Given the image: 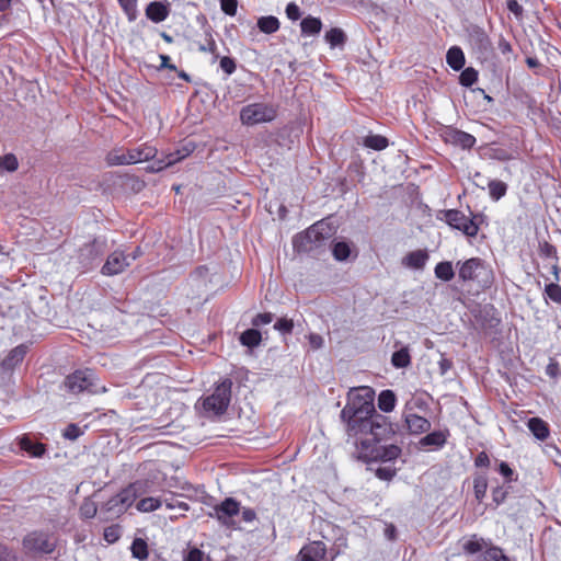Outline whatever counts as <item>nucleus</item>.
Listing matches in <instances>:
<instances>
[{
	"instance_id": "nucleus-1",
	"label": "nucleus",
	"mask_w": 561,
	"mask_h": 561,
	"mask_svg": "<svg viewBox=\"0 0 561 561\" xmlns=\"http://www.w3.org/2000/svg\"><path fill=\"white\" fill-rule=\"evenodd\" d=\"M393 433L388 417L376 412L362 421L359 425H353V431L348 433V436L355 438V444L360 450H368L377 443L390 438Z\"/></svg>"
},
{
	"instance_id": "nucleus-2",
	"label": "nucleus",
	"mask_w": 561,
	"mask_h": 561,
	"mask_svg": "<svg viewBox=\"0 0 561 561\" xmlns=\"http://www.w3.org/2000/svg\"><path fill=\"white\" fill-rule=\"evenodd\" d=\"M374 398L375 391L370 387H357L348 391L347 403L341 411V419L347 423V434L353 431V425H359L376 413Z\"/></svg>"
},
{
	"instance_id": "nucleus-3",
	"label": "nucleus",
	"mask_w": 561,
	"mask_h": 561,
	"mask_svg": "<svg viewBox=\"0 0 561 561\" xmlns=\"http://www.w3.org/2000/svg\"><path fill=\"white\" fill-rule=\"evenodd\" d=\"M232 381L228 378L219 382L214 392L203 400L206 413L213 415L224 414L230 403Z\"/></svg>"
},
{
	"instance_id": "nucleus-4",
	"label": "nucleus",
	"mask_w": 561,
	"mask_h": 561,
	"mask_svg": "<svg viewBox=\"0 0 561 561\" xmlns=\"http://www.w3.org/2000/svg\"><path fill=\"white\" fill-rule=\"evenodd\" d=\"M276 116L277 107L270 103H252L240 111V121L247 126L271 123Z\"/></svg>"
},
{
	"instance_id": "nucleus-5",
	"label": "nucleus",
	"mask_w": 561,
	"mask_h": 561,
	"mask_svg": "<svg viewBox=\"0 0 561 561\" xmlns=\"http://www.w3.org/2000/svg\"><path fill=\"white\" fill-rule=\"evenodd\" d=\"M92 370H77L65 380V387L72 393L87 391L89 393L104 392L105 387L99 386Z\"/></svg>"
},
{
	"instance_id": "nucleus-6",
	"label": "nucleus",
	"mask_w": 561,
	"mask_h": 561,
	"mask_svg": "<svg viewBox=\"0 0 561 561\" xmlns=\"http://www.w3.org/2000/svg\"><path fill=\"white\" fill-rule=\"evenodd\" d=\"M241 504L233 497H226L221 503L214 506L208 515L216 518L222 526L239 528L234 517L240 514Z\"/></svg>"
},
{
	"instance_id": "nucleus-7",
	"label": "nucleus",
	"mask_w": 561,
	"mask_h": 561,
	"mask_svg": "<svg viewBox=\"0 0 561 561\" xmlns=\"http://www.w3.org/2000/svg\"><path fill=\"white\" fill-rule=\"evenodd\" d=\"M24 549L28 552L51 553L56 548V538L44 531L30 533L23 539Z\"/></svg>"
},
{
	"instance_id": "nucleus-8",
	"label": "nucleus",
	"mask_w": 561,
	"mask_h": 561,
	"mask_svg": "<svg viewBox=\"0 0 561 561\" xmlns=\"http://www.w3.org/2000/svg\"><path fill=\"white\" fill-rule=\"evenodd\" d=\"M328 234L327 227L322 221L310 226L304 233H299L294 238V247L299 251H311L313 244L323 240Z\"/></svg>"
},
{
	"instance_id": "nucleus-9",
	"label": "nucleus",
	"mask_w": 561,
	"mask_h": 561,
	"mask_svg": "<svg viewBox=\"0 0 561 561\" xmlns=\"http://www.w3.org/2000/svg\"><path fill=\"white\" fill-rule=\"evenodd\" d=\"M451 228L461 231L467 237H476L479 226L474 219L468 218L458 209H448L444 211L443 218Z\"/></svg>"
},
{
	"instance_id": "nucleus-10",
	"label": "nucleus",
	"mask_w": 561,
	"mask_h": 561,
	"mask_svg": "<svg viewBox=\"0 0 561 561\" xmlns=\"http://www.w3.org/2000/svg\"><path fill=\"white\" fill-rule=\"evenodd\" d=\"M144 484L145 483L140 481L131 483L108 502V508L113 510L118 507L117 512H125L139 495H142L147 492V490L144 489Z\"/></svg>"
},
{
	"instance_id": "nucleus-11",
	"label": "nucleus",
	"mask_w": 561,
	"mask_h": 561,
	"mask_svg": "<svg viewBox=\"0 0 561 561\" xmlns=\"http://www.w3.org/2000/svg\"><path fill=\"white\" fill-rule=\"evenodd\" d=\"M360 451L368 459L391 462L400 457L402 450L398 445L391 444L386 446L374 445L368 450Z\"/></svg>"
},
{
	"instance_id": "nucleus-12",
	"label": "nucleus",
	"mask_w": 561,
	"mask_h": 561,
	"mask_svg": "<svg viewBox=\"0 0 561 561\" xmlns=\"http://www.w3.org/2000/svg\"><path fill=\"white\" fill-rule=\"evenodd\" d=\"M130 265L129 256L123 251H114L108 255L102 267V273L107 276L117 275Z\"/></svg>"
},
{
	"instance_id": "nucleus-13",
	"label": "nucleus",
	"mask_w": 561,
	"mask_h": 561,
	"mask_svg": "<svg viewBox=\"0 0 561 561\" xmlns=\"http://www.w3.org/2000/svg\"><path fill=\"white\" fill-rule=\"evenodd\" d=\"M444 139L447 144L462 149H470L476 144V138L471 134L453 128L445 130Z\"/></svg>"
},
{
	"instance_id": "nucleus-14",
	"label": "nucleus",
	"mask_w": 561,
	"mask_h": 561,
	"mask_svg": "<svg viewBox=\"0 0 561 561\" xmlns=\"http://www.w3.org/2000/svg\"><path fill=\"white\" fill-rule=\"evenodd\" d=\"M484 270L482 260L472 257L463 262L459 268V278L463 282L474 280Z\"/></svg>"
},
{
	"instance_id": "nucleus-15",
	"label": "nucleus",
	"mask_w": 561,
	"mask_h": 561,
	"mask_svg": "<svg viewBox=\"0 0 561 561\" xmlns=\"http://www.w3.org/2000/svg\"><path fill=\"white\" fill-rule=\"evenodd\" d=\"M325 552L327 548L322 541H313L300 550V561H323Z\"/></svg>"
},
{
	"instance_id": "nucleus-16",
	"label": "nucleus",
	"mask_w": 561,
	"mask_h": 561,
	"mask_svg": "<svg viewBox=\"0 0 561 561\" xmlns=\"http://www.w3.org/2000/svg\"><path fill=\"white\" fill-rule=\"evenodd\" d=\"M404 422L407 424L409 433L412 435L427 433L431 430V422L427 419L415 413H407L404 415Z\"/></svg>"
},
{
	"instance_id": "nucleus-17",
	"label": "nucleus",
	"mask_w": 561,
	"mask_h": 561,
	"mask_svg": "<svg viewBox=\"0 0 561 561\" xmlns=\"http://www.w3.org/2000/svg\"><path fill=\"white\" fill-rule=\"evenodd\" d=\"M448 435L447 431L427 433L419 440V448L440 449L446 444Z\"/></svg>"
},
{
	"instance_id": "nucleus-18",
	"label": "nucleus",
	"mask_w": 561,
	"mask_h": 561,
	"mask_svg": "<svg viewBox=\"0 0 561 561\" xmlns=\"http://www.w3.org/2000/svg\"><path fill=\"white\" fill-rule=\"evenodd\" d=\"M158 150L148 144L140 145L137 148L128 149L129 164L139 163L153 159Z\"/></svg>"
},
{
	"instance_id": "nucleus-19",
	"label": "nucleus",
	"mask_w": 561,
	"mask_h": 561,
	"mask_svg": "<svg viewBox=\"0 0 561 561\" xmlns=\"http://www.w3.org/2000/svg\"><path fill=\"white\" fill-rule=\"evenodd\" d=\"M19 446L23 451L33 458H41L46 451L45 445L38 442H34L27 435H24L19 439Z\"/></svg>"
},
{
	"instance_id": "nucleus-20",
	"label": "nucleus",
	"mask_w": 561,
	"mask_h": 561,
	"mask_svg": "<svg viewBox=\"0 0 561 561\" xmlns=\"http://www.w3.org/2000/svg\"><path fill=\"white\" fill-rule=\"evenodd\" d=\"M428 260V254L424 250H416L408 253L403 260L402 264L409 268L413 270H422Z\"/></svg>"
},
{
	"instance_id": "nucleus-21",
	"label": "nucleus",
	"mask_w": 561,
	"mask_h": 561,
	"mask_svg": "<svg viewBox=\"0 0 561 561\" xmlns=\"http://www.w3.org/2000/svg\"><path fill=\"white\" fill-rule=\"evenodd\" d=\"M146 15L154 23L164 21L169 15V9L162 2H150L146 8Z\"/></svg>"
},
{
	"instance_id": "nucleus-22",
	"label": "nucleus",
	"mask_w": 561,
	"mask_h": 561,
	"mask_svg": "<svg viewBox=\"0 0 561 561\" xmlns=\"http://www.w3.org/2000/svg\"><path fill=\"white\" fill-rule=\"evenodd\" d=\"M527 426L531 434L539 440H546L550 434L548 424L539 417L529 419Z\"/></svg>"
},
{
	"instance_id": "nucleus-23",
	"label": "nucleus",
	"mask_w": 561,
	"mask_h": 561,
	"mask_svg": "<svg viewBox=\"0 0 561 561\" xmlns=\"http://www.w3.org/2000/svg\"><path fill=\"white\" fill-rule=\"evenodd\" d=\"M446 61L455 71L462 69L466 61L462 49L458 46H451L446 54Z\"/></svg>"
},
{
	"instance_id": "nucleus-24",
	"label": "nucleus",
	"mask_w": 561,
	"mask_h": 561,
	"mask_svg": "<svg viewBox=\"0 0 561 561\" xmlns=\"http://www.w3.org/2000/svg\"><path fill=\"white\" fill-rule=\"evenodd\" d=\"M188 153H190V150H187V149L176 150L175 152H171V153L167 154L164 157V159L158 160L154 163L156 165L152 167V170L153 171L163 170L164 168L170 167V165L181 161L182 159L187 157Z\"/></svg>"
},
{
	"instance_id": "nucleus-25",
	"label": "nucleus",
	"mask_w": 561,
	"mask_h": 561,
	"mask_svg": "<svg viewBox=\"0 0 561 561\" xmlns=\"http://www.w3.org/2000/svg\"><path fill=\"white\" fill-rule=\"evenodd\" d=\"M26 355V347L24 345L13 348L3 360V366L8 369L14 368L19 365Z\"/></svg>"
},
{
	"instance_id": "nucleus-26",
	"label": "nucleus",
	"mask_w": 561,
	"mask_h": 561,
	"mask_svg": "<svg viewBox=\"0 0 561 561\" xmlns=\"http://www.w3.org/2000/svg\"><path fill=\"white\" fill-rule=\"evenodd\" d=\"M325 41L331 48L343 47L346 42V35L342 28L333 27L325 33Z\"/></svg>"
},
{
	"instance_id": "nucleus-27",
	"label": "nucleus",
	"mask_w": 561,
	"mask_h": 561,
	"mask_svg": "<svg viewBox=\"0 0 561 561\" xmlns=\"http://www.w3.org/2000/svg\"><path fill=\"white\" fill-rule=\"evenodd\" d=\"M300 26L304 35H316L320 33L322 22L320 19L309 15L301 21Z\"/></svg>"
},
{
	"instance_id": "nucleus-28",
	"label": "nucleus",
	"mask_w": 561,
	"mask_h": 561,
	"mask_svg": "<svg viewBox=\"0 0 561 561\" xmlns=\"http://www.w3.org/2000/svg\"><path fill=\"white\" fill-rule=\"evenodd\" d=\"M396 394L391 390H383L378 397V408L382 412H391L396 407Z\"/></svg>"
},
{
	"instance_id": "nucleus-29",
	"label": "nucleus",
	"mask_w": 561,
	"mask_h": 561,
	"mask_svg": "<svg viewBox=\"0 0 561 561\" xmlns=\"http://www.w3.org/2000/svg\"><path fill=\"white\" fill-rule=\"evenodd\" d=\"M257 27L265 34H273L279 30V21L276 16H262L257 20Z\"/></svg>"
},
{
	"instance_id": "nucleus-30",
	"label": "nucleus",
	"mask_w": 561,
	"mask_h": 561,
	"mask_svg": "<svg viewBox=\"0 0 561 561\" xmlns=\"http://www.w3.org/2000/svg\"><path fill=\"white\" fill-rule=\"evenodd\" d=\"M391 363L396 368H405L411 364V356L408 347L396 351L391 356Z\"/></svg>"
},
{
	"instance_id": "nucleus-31",
	"label": "nucleus",
	"mask_w": 561,
	"mask_h": 561,
	"mask_svg": "<svg viewBox=\"0 0 561 561\" xmlns=\"http://www.w3.org/2000/svg\"><path fill=\"white\" fill-rule=\"evenodd\" d=\"M103 251V247L100 242L94 240L93 242L85 244L82 249H80V256L84 257L87 261H92L96 256H99Z\"/></svg>"
},
{
	"instance_id": "nucleus-32",
	"label": "nucleus",
	"mask_w": 561,
	"mask_h": 561,
	"mask_svg": "<svg viewBox=\"0 0 561 561\" xmlns=\"http://www.w3.org/2000/svg\"><path fill=\"white\" fill-rule=\"evenodd\" d=\"M435 276L444 282H449L454 278L455 272L451 262H440L435 266Z\"/></svg>"
},
{
	"instance_id": "nucleus-33",
	"label": "nucleus",
	"mask_w": 561,
	"mask_h": 561,
	"mask_svg": "<svg viewBox=\"0 0 561 561\" xmlns=\"http://www.w3.org/2000/svg\"><path fill=\"white\" fill-rule=\"evenodd\" d=\"M388 145V139L381 135H368L364 139V146L374 150H383Z\"/></svg>"
},
{
	"instance_id": "nucleus-34",
	"label": "nucleus",
	"mask_w": 561,
	"mask_h": 561,
	"mask_svg": "<svg viewBox=\"0 0 561 561\" xmlns=\"http://www.w3.org/2000/svg\"><path fill=\"white\" fill-rule=\"evenodd\" d=\"M240 342L248 347L257 346L261 342V333L255 329L245 330L240 335Z\"/></svg>"
},
{
	"instance_id": "nucleus-35",
	"label": "nucleus",
	"mask_w": 561,
	"mask_h": 561,
	"mask_svg": "<svg viewBox=\"0 0 561 561\" xmlns=\"http://www.w3.org/2000/svg\"><path fill=\"white\" fill-rule=\"evenodd\" d=\"M162 506V500L158 497H145L137 503V510L139 512H153Z\"/></svg>"
},
{
	"instance_id": "nucleus-36",
	"label": "nucleus",
	"mask_w": 561,
	"mask_h": 561,
	"mask_svg": "<svg viewBox=\"0 0 561 561\" xmlns=\"http://www.w3.org/2000/svg\"><path fill=\"white\" fill-rule=\"evenodd\" d=\"M488 490V480L483 474L476 476L473 479V491L476 499L481 502Z\"/></svg>"
},
{
	"instance_id": "nucleus-37",
	"label": "nucleus",
	"mask_w": 561,
	"mask_h": 561,
	"mask_svg": "<svg viewBox=\"0 0 561 561\" xmlns=\"http://www.w3.org/2000/svg\"><path fill=\"white\" fill-rule=\"evenodd\" d=\"M106 162L110 165H125L129 164L128 150L126 152L122 150H113L107 153Z\"/></svg>"
},
{
	"instance_id": "nucleus-38",
	"label": "nucleus",
	"mask_w": 561,
	"mask_h": 561,
	"mask_svg": "<svg viewBox=\"0 0 561 561\" xmlns=\"http://www.w3.org/2000/svg\"><path fill=\"white\" fill-rule=\"evenodd\" d=\"M507 185L499 180L489 182V193L494 201H499L506 194Z\"/></svg>"
},
{
	"instance_id": "nucleus-39",
	"label": "nucleus",
	"mask_w": 561,
	"mask_h": 561,
	"mask_svg": "<svg viewBox=\"0 0 561 561\" xmlns=\"http://www.w3.org/2000/svg\"><path fill=\"white\" fill-rule=\"evenodd\" d=\"M131 553L134 558L145 560L148 557L147 542L141 538H136L131 543Z\"/></svg>"
},
{
	"instance_id": "nucleus-40",
	"label": "nucleus",
	"mask_w": 561,
	"mask_h": 561,
	"mask_svg": "<svg viewBox=\"0 0 561 561\" xmlns=\"http://www.w3.org/2000/svg\"><path fill=\"white\" fill-rule=\"evenodd\" d=\"M18 168L19 161L13 153H7L0 157V172H14Z\"/></svg>"
},
{
	"instance_id": "nucleus-41",
	"label": "nucleus",
	"mask_w": 561,
	"mask_h": 561,
	"mask_svg": "<svg viewBox=\"0 0 561 561\" xmlns=\"http://www.w3.org/2000/svg\"><path fill=\"white\" fill-rule=\"evenodd\" d=\"M483 561H512L507 556H505L502 549L497 547H492L486 549L483 552Z\"/></svg>"
},
{
	"instance_id": "nucleus-42",
	"label": "nucleus",
	"mask_w": 561,
	"mask_h": 561,
	"mask_svg": "<svg viewBox=\"0 0 561 561\" xmlns=\"http://www.w3.org/2000/svg\"><path fill=\"white\" fill-rule=\"evenodd\" d=\"M477 80L478 71L472 67L466 68L459 76V82L463 87H471Z\"/></svg>"
},
{
	"instance_id": "nucleus-43",
	"label": "nucleus",
	"mask_w": 561,
	"mask_h": 561,
	"mask_svg": "<svg viewBox=\"0 0 561 561\" xmlns=\"http://www.w3.org/2000/svg\"><path fill=\"white\" fill-rule=\"evenodd\" d=\"M129 21L137 16V0H117Z\"/></svg>"
},
{
	"instance_id": "nucleus-44",
	"label": "nucleus",
	"mask_w": 561,
	"mask_h": 561,
	"mask_svg": "<svg viewBox=\"0 0 561 561\" xmlns=\"http://www.w3.org/2000/svg\"><path fill=\"white\" fill-rule=\"evenodd\" d=\"M351 249L346 242H336L333 247V255L337 261H344L350 256Z\"/></svg>"
},
{
	"instance_id": "nucleus-45",
	"label": "nucleus",
	"mask_w": 561,
	"mask_h": 561,
	"mask_svg": "<svg viewBox=\"0 0 561 561\" xmlns=\"http://www.w3.org/2000/svg\"><path fill=\"white\" fill-rule=\"evenodd\" d=\"M216 48L217 45L210 32H206L205 42L198 44V50L203 53L215 54Z\"/></svg>"
},
{
	"instance_id": "nucleus-46",
	"label": "nucleus",
	"mask_w": 561,
	"mask_h": 561,
	"mask_svg": "<svg viewBox=\"0 0 561 561\" xmlns=\"http://www.w3.org/2000/svg\"><path fill=\"white\" fill-rule=\"evenodd\" d=\"M96 514V505L93 501L85 500L80 506V515L83 518H92Z\"/></svg>"
},
{
	"instance_id": "nucleus-47",
	"label": "nucleus",
	"mask_w": 561,
	"mask_h": 561,
	"mask_svg": "<svg viewBox=\"0 0 561 561\" xmlns=\"http://www.w3.org/2000/svg\"><path fill=\"white\" fill-rule=\"evenodd\" d=\"M122 533H121V528L119 526L117 525H112L110 527H106L104 529V539L108 542V543H114L116 542L119 537H121Z\"/></svg>"
},
{
	"instance_id": "nucleus-48",
	"label": "nucleus",
	"mask_w": 561,
	"mask_h": 561,
	"mask_svg": "<svg viewBox=\"0 0 561 561\" xmlns=\"http://www.w3.org/2000/svg\"><path fill=\"white\" fill-rule=\"evenodd\" d=\"M546 295L549 299H551L554 302H561V286L558 284L551 283L546 286L545 289Z\"/></svg>"
},
{
	"instance_id": "nucleus-49",
	"label": "nucleus",
	"mask_w": 561,
	"mask_h": 561,
	"mask_svg": "<svg viewBox=\"0 0 561 561\" xmlns=\"http://www.w3.org/2000/svg\"><path fill=\"white\" fill-rule=\"evenodd\" d=\"M293 328H294V322L293 320L290 319H286V318H282V319H278L275 324H274V329L279 331L280 333L283 334H289L291 333L293 331Z\"/></svg>"
},
{
	"instance_id": "nucleus-50",
	"label": "nucleus",
	"mask_w": 561,
	"mask_h": 561,
	"mask_svg": "<svg viewBox=\"0 0 561 561\" xmlns=\"http://www.w3.org/2000/svg\"><path fill=\"white\" fill-rule=\"evenodd\" d=\"M83 434V431L77 424H69L64 431V437L76 440Z\"/></svg>"
},
{
	"instance_id": "nucleus-51",
	"label": "nucleus",
	"mask_w": 561,
	"mask_h": 561,
	"mask_svg": "<svg viewBox=\"0 0 561 561\" xmlns=\"http://www.w3.org/2000/svg\"><path fill=\"white\" fill-rule=\"evenodd\" d=\"M220 68L222 69V71L230 76L232 75L236 69H237V65H236V61L234 59H232L231 57H222L220 58Z\"/></svg>"
},
{
	"instance_id": "nucleus-52",
	"label": "nucleus",
	"mask_w": 561,
	"mask_h": 561,
	"mask_svg": "<svg viewBox=\"0 0 561 561\" xmlns=\"http://www.w3.org/2000/svg\"><path fill=\"white\" fill-rule=\"evenodd\" d=\"M220 8L226 14L233 16L237 13L238 0H220Z\"/></svg>"
},
{
	"instance_id": "nucleus-53",
	"label": "nucleus",
	"mask_w": 561,
	"mask_h": 561,
	"mask_svg": "<svg viewBox=\"0 0 561 561\" xmlns=\"http://www.w3.org/2000/svg\"><path fill=\"white\" fill-rule=\"evenodd\" d=\"M396 472H397L396 468H393L391 466H387V467L378 468L376 470V476L381 480H391L396 476Z\"/></svg>"
},
{
	"instance_id": "nucleus-54",
	"label": "nucleus",
	"mask_w": 561,
	"mask_h": 561,
	"mask_svg": "<svg viewBox=\"0 0 561 561\" xmlns=\"http://www.w3.org/2000/svg\"><path fill=\"white\" fill-rule=\"evenodd\" d=\"M546 374L552 379L558 378L561 375V367L559 363L554 359H550L549 364L546 367Z\"/></svg>"
},
{
	"instance_id": "nucleus-55",
	"label": "nucleus",
	"mask_w": 561,
	"mask_h": 561,
	"mask_svg": "<svg viewBox=\"0 0 561 561\" xmlns=\"http://www.w3.org/2000/svg\"><path fill=\"white\" fill-rule=\"evenodd\" d=\"M161 500H162V504L164 503L167 508H169V510H173V508L179 507V508H182V510L186 511L188 508L186 503L178 501L172 495L170 497H164V499H161Z\"/></svg>"
},
{
	"instance_id": "nucleus-56",
	"label": "nucleus",
	"mask_w": 561,
	"mask_h": 561,
	"mask_svg": "<svg viewBox=\"0 0 561 561\" xmlns=\"http://www.w3.org/2000/svg\"><path fill=\"white\" fill-rule=\"evenodd\" d=\"M286 15L289 20L297 21L301 16L299 7L294 2L288 3L286 7Z\"/></svg>"
},
{
	"instance_id": "nucleus-57",
	"label": "nucleus",
	"mask_w": 561,
	"mask_h": 561,
	"mask_svg": "<svg viewBox=\"0 0 561 561\" xmlns=\"http://www.w3.org/2000/svg\"><path fill=\"white\" fill-rule=\"evenodd\" d=\"M273 321V314L270 312L259 313L253 320L252 324L255 327L268 324Z\"/></svg>"
},
{
	"instance_id": "nucleus-58",
	"label": "nucleus",
	"mask_w": 561,
	"mask_h": 561,
	"mask_svg": "<svg viewBox=\"0 0 561 561\" xmlns=\"http://www.w3.org/2000/svg\"><path fill=\"white\" fill-rule=\"evenodd\" d=\"M203 559L204 552L197 548L190 549L184 556V561H203Z\"/></svg>"
},
{
	"instance_id": "nucleus-59",
	"label": "nucleus",
	"mask_w": 561,
	"mask_h": 561,
	"mask_svg": "<svg viewBox=\"0 0 561 561\" xmlns=\"http://www.w3.org/2000/svg\"><path fill=\"white\" fill-rule=\"evenodd\" d=\"M242 520L247 524L253 523L256 519V513L251 507H242L240 511Z\"/></svg>"
},
{
	"instance_id": "nucleus-60",
	"label": "nucleus",
	"mask_w": 561,
	"mask_h": 561,
	"mask_svg": "<svg viewBox=\"0 0 561 561\" xmlns=\"http://www.w3.org/2000/svg\"><path fill=\"white\" fill-rule=\"evenodd\" d=\"M207 274H208V268L206 266H199L196 268V271L192 275V279L197 280L198 284L205 285Z\"/></svg>"
},
{
	"instance_id": "nucleus-61",
	"label": "nucleus",
	"mask_w": 561,
	"mask_h": 561,
	"mask_svg": "<svg viewBox=\"0 0 561 561\" xmlns=\"http://www.w3.org/2000/svg\"><path fill=\"white\" fill-rule=\"evenodd\" d=\"M465 550L468 551L469 553L479 552V551L482 550V542L480 540H478V539L469 540L465 545Z\"/></svg>"
},
{
	"instance_id": "nucleus-62",
	"label": "nucleus",
	"mask_w": 561,
	"mask_h": 561,
	"mask_svg": "<svg viewBox=\"0 0 561 561\" xmlns=\"http://www.w3.org/2000/svg\"><path fill=\"white\" fill-rule=\"evenodd\" d=\"M507 9L510 12L515 14L516 18H520L523 15V7L516 0H508Z\"/></svg>"
},
{
	"instance_id": "nucleus-63",
	"label": "nucleus",
	"mask_w": 561,
	"mask_h": 561,
	"mask_svg": "<svg viewBox=\"0 0 561 561\" xmlns=\"http://www.w3.org/2000/svg\"><path fill=\"white\" fill-rule=\"evenodd\" d=\"M323 337L319 334L311 333L309 335V344L313 350H319L323 346Z\"/></svg>"
},
{
	"instance_id": "nucleus-64",
	"label": "nucleus",
	"mask_w": 561,
	"mask_h": 561,
	"mask_svg": "<svg viewBox=\"0 0 561 561\" xmlns=\"http://www.w3.org/2000/svg\"><path fill=\"white\" fill-rule=\"evenodd\" d=\"M499 472L505 477L508 481H512L513 480V474H514V471L511 469V467L502 461L500 465H499Z\"/></svg>"
}]
</instances>
